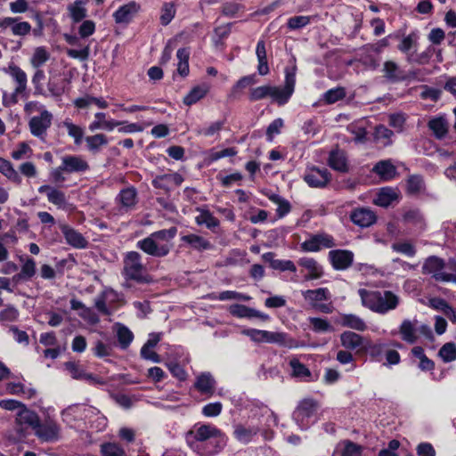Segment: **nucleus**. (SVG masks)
<instances>
[{"label": "nucleus", "mask_w": 456, "mask_h": 456, "mask_svg": "<svg viewBox=\"0 0 456 456\" xmlns=\"http://www.w3.org/2000/svg\"><path fill=\"white\" fill-rule=\"evenodd\" d=\"M188 447L198 456H215L226 446L228 437L213 424H196L184 434Z\"/></svg>", "instance_id": "obj_1"}, {"label": "nucleus", "mask_w": 456, "mask_h": 456, "mask_svg": "<svg viewBox=\"0 0 456 456\" xmlns=\"http://www.w3.org/2000/svg\"><path fill=\"white\" fill-rule=\"evenodd\" d=\"M297 66L286 67L284 69L285 80L282 87L275 86H260L250 88L248 100L251 102H258L271 97L272 101L279 106L287 104L295 91Z\"/></svg>", "instance_id": "obj_2"}, {"label": "nucleus", "mask_w": 456, "mask_h": 456, "mask_svg": "<svg viewBox=\"0 0 456 456\" xmlns=\"http://www.w3.org/2000/svg\"><path fill=\"white\" fill-rule=\"evenodd\" d=\"M358 293L362 305L379 314H385L395 309L399 305L398 296L391 290H368L360 289Z\"/></svg>", "instance_id": "obj_3"}, {"label": "nucleus", "mask_w": 456, "mask_h": 456, "mask_svg": "<svg viewBox=\"0 0 456 456\" xmlns=\"http://www.w3.org/2000/svg\"><path fill=\"white\" fill-rule=\"evenodd\" d=\"M318 406L317 401L313 398H305L299 402L292 418L301 429H307L314 422Z\"/></svg>", "instance_id": "obj_4"}, {"label": "nucleus", "mask_w": 456, "mask_h": 456, "mask_svg": "<svg viewBox=\"0 0 456 456\" xmlns=\"http://www.w3.org/2000/svg\"><path fill=\"white\" fill-rule=\"evenodd\" d=\"M124 274L127 280L138 283H148L149 276L143 274L144 266L142 263V256L136 251H129L124 260Z\"/></svg>", "instance_id": "obj_5"}, {"label": "nucleus", "mask_w": 456, "mask_h": 456, "mask_svg": "<svg viewBox=\"0 0 456 456\" xmlns=\"http://www.w3.org/2000/svg\"><path fill=\"white\" fill-rule=\"evenodd\" d=\"M241 333L256 343H269L283 345L285 343L286 334L283 332H274L257 329H245Z\"/></svg>", "instance_id": "obj_6"}, {"label": "nucleus", "mask_w": 456, "mask_h": 456, "mask_svg": "<svg viewBox=\"0 0 456 456\" xmlns=\"http://www.w3.org/2000/svg\"><path fill=\"white\" fill-rule=\"evenodd\" d=\"M336 246L334 238L328 233L322 232L312 235L301 243V249L305 252H318L322 248H332Z\"/></svg>", "instance_id": "obj_7"}, {"label": "nucleus", "mask_w": 456, "mask_h": 456, "mask_svg": "<svg viewBox=\"0 0 456 456\" xmlns=\"http://www.w3.org/2000/svg\"><path fill=\"white\" fill-rule=\"evenodd\" d=\"M304 181L311 188H324L331 180V174L327 168L313 166L303 176Z\"/></svg>", "instance_id": "obj_8"}, {"label": "nucleus", "mask_w": 456, "mask_h": 456, "mask_svg": "<svg viewBox=\"0 0 456 456\" xmlns=\"http://www.w3.org/2000/svg\"><path fill=\"white\" fill-rule=\"evenodd\" d=\"M52 114L45 110L39 116H34L28 122L30 133L40 139H43L46 135L47 129L52 124Z\"/></svg>", "instance_id": "obj_9"}, {"label": "nucleus", "mask_w": 456, "mask_h": 456, "mask_svg": "<svg viewBox=\"0 0 456 456\" xmlns=\"http://www.w3.org/2000/svg\"><path fill=\"white\" fill-rule=\"evenodd\" d=\"M141 11V4L135 1H130L119 6L112 14L117 24H129Z\"/></svg>", "instance_id": "obj_10"}, {"label": "nucleus", "mask_w": 456, "mask_h": 456, "mask_svg": "<svg viewBox=\"0 0 456 456\" xmlns=\"http://www.w3.org/2000/svg\"><path fill=\"white\" fill-rule=\"evenodd\" d=\"M328 256L333 269L337 271L348 269L354 262V253L347 249H332Z\"/></svg>", "instance_id": "obj_11"}, {"label": "nucleus", "mask_w": 456, "mask_h": 456, "mask_svg": "<svg viewBox=\"0 0 456 456\" xmlns=\"http://www.w3.org/2000/svg\"><path fill=\"white\" fill-rule=\"evenodd\" d=\"M136 247L144 253L155 257H164L167 256L170 251L168 245H159L151 235L138 240Z\"/></svg>", "instance_id": "obj_12"}, {"label": "nucleus", "mask_w": 456, "mask_h": 456, "mask_svg": "<svg viewBox=\"0 0 456 456\" xmlns=\"http://www.w3.org/2000/svg\"><path fill=\"white\" fill-rule=\"evenodd\" d=\"M34 431L42 442H55L60 437V427L53 420H47L44 423L40 421Z\"/></svg>", "instance_id": "obj_13"}, {"label": "nucleus", "mask_w": 456, "mask_h": 456, "mask_svg": "<svg viewBox=\"0 0 456 456\" xmlns=\"http://www.w3.org/2000/svg\"><path fill=\"white\" fill-rule=\"evenodd\" d=\"M61 170L66 174L85 173L90 169L86 160L79 155H65L61 158Z\"/></svg>", "instance_id": "obj_14"}, {"label": "nucleus", "mask_w": 456, "mask_h": 456, "mask_svg": "<svg viewBox=\"0 0 456 456\" xmlns=\"http://www.w3.org/2000/svg\"><path fill=\"white\" fill-rule=\"evenodd\" d=\"M336 324L356 331H365L368 328L365 321L354 314H339L335 320Z\"/></svg>", "instance_id": "obj_15"}, {"label": "nucleus", "mask_w": 456, "mask_h": 456, "mask_svg": "<svg viewBox=\"0 0 456 456\" xmlns=\"http://www.w3.org/2000/svg\"><path fill=\"white\" fill-rule=\"evenodd\" d=\"M19 18L5 17L0 20V28L5 29L11 28L12 33L14 36L24 37L30 33L32 28L28 21L18 22Z\"/></svg>", "instance_id": "obj_16"}, {"label": "nucleus", "mask_w": 456, "mask_h": 456, "mask_svg": "<svg viewBox=\"0 0 456 456\" xmlns=\"http://www.w3.org/2000/svg\"><path fill=\"white\" fill-rule=\"evenodd\" d=\"M61 233L63 234V237L66 240V242L78 249H83L87 248L88 241L83 236L81 232L77 231L76 229L70 227L68 224H62L61 226Z\"/></svg>", "instance_id": "obj_17"}, {"label": "nucleus", "mask_w": 456, "mask_h": 456, "mask_svg": "<svg viewBox=\"0 0 456 456\" xmlns=\"http://www.w3.org/2000/svg\"><path fill=\"white\" fill-rule=\"evenodd\" d=\"M229 313L234 317L248 319L259 318L264 322L268 321L270 318L268 314L241 304L230 305Z\"/></svg>", "instance_id": "obj_18"}, {"label": "nucleus", "mask_w": 456, "mask_h": 456, "mask_svg": "<svg viewBox=\"0 0 456 456\" xmlns=\"http://www.w3.org/2000/svg\"><path fill=\"white\" fill-rule=\"evenodd\" d=\"M350 220L355 225L364 228L375 224L377 216L375 213L369 208H358L351 212Z\"/></svg>", "instance_id": "obj_19"}, {"label": "nucleus", "mask_w": 456, "mask_h": 456, "mask_svg": "<svg viewBox=\"0 0 456 456\" xmlns=\"http://www.w3.org/2000/svg\"><path fill=\"white\" fill-rule=\"evenodd\" d=\"M194 387L201 395L212 396L216 390V380L210 372H202L196 378Z\"/></svg>", "instance_id": "obj_20"}, {"label": "nucleus", "mask_w": 456, "mask_h": 456, "mask_svg": "<svg viewBox=\"0 0 456 456\" xmlns=\"http://www.w3.org/2000/svg\"><path fill=\"white\" fill-rule=\"evenodd\" d=\"M339 338L341 346L346 349L355 350L360 348L363 351L366 340L362 335L351 330H346L340 334Z\"/></svg>", "instance_id": "obj_21"}, {"label": "nucleus", "mask_w": 456, "mask_h": 456, "mask_svg": "<svg viewBox=\"0 0 456 456\" xmlns=\"http://www.w3.org/2000/svg\"><path fill=\"white\" fill-rule=\"evenodd\" d=\"M382 72L383 77L391 84L404 82V70L393 61H387L384 62Z\"/></svg>", "instance_id": "obj_22"}, {"label": "nucleus", "mask_w": 456, "mask_h": 456, "mask_svg": "<svg viewBox=\"0 0 456 456\" xmlns=\"http://www.w3.org/2000/svg\"><path fill=\"white\" fill-rule=\"evenodd\" d=\"M445 267V262L443 258L436 256H428L422 266V273L424 274H432L435 281L439 277V274H446L443 272Z\"/></svg>", "instance_id": "obj_23"}, {"label": "nucleus", "mask_w": 456, "mask_h": 456, "mask_svg": "<svg viewBox=\"0 0 456 456\" xmlns=\"http://www.w3.org/2000/svg\"><path fill=\"white\" fill-rule=\"evenodd\" d=\"M16 424L20 427L17 430L20 432L23 425L30 427L35 430L37 424H40V419L37 412L31 411L24 405L17 413Z\"/></svg>", "instance_id": "obj_24"}, {"label": "nucleus", "mask_w": 456, "mask_h": 456, "mask_svg": "<svg viewBox=\"0 0 456 456\" xmlns=\"http://www.w3.org/2000/svg\"><path fill=\"white\" fill-rule=\"evenodd\" d=\"M297 263L308 271V273L305 275V281L318 280L323 276V269L314 258L301 257Z\"/></svg>", "instance_id": "obj_25"}, {"label": "nucleus", "mask_w": 456, "mask_h": 456, "mask_svg": "<svg viewBox=\"0 0 456 456\" xmlns=\"http://www.w3.org/2000/svg\"><path fill=\"white\" fill-rule=\"evenodd\" d=\"M275 253L273 252H266L262 255V259L269 263L270 267L273 270H278L281 272L289 271L291 273L297 272V267L293 261L291 260H282V259H274Z\"/></svg>", "instance_id": "obj_26"}, {"label": "nucleus", "mask_w": 456, "mask_h": 456, "mask_svg": "<svg viewBox=\"0 0 456 456\" xmlns=\"http://www.w3.org/2000/svg\"><path fill=\"white\" fill-rule=\"evenodd\" d=\"M181 241L189 245L191 248L199 252L210 250L213 248V244L208 240L195 233L183 235L181 237Z\"/></svg>", "instance_id": "obj_27"}, {"label": "nucleus", "mask_w": 456, "mask_h": 456, "mask_svg": "<svg viewBox=\"0 0 456 456\" xmlns=\"http://www.w3.org/2000/svg\"><path fill=\"white\" fill-rule=\"evenodd\" d=\"M389 345L383 342H373L367 339L364 343L363 352L369 354L371 360L380 362L384 357Z\"/></svg>", "instance_id": "obj_28"}, {"label": "nucleus", "mask_w": 456, "mask_h": 456, "mask_svg": "<svg viewBox=\"0 0 456 456\" xmlns=\"http://www.w3.org/2000/svg\"><path fill=\"white\" fill-rule=\"evenodd\" d=\"M7 73L12 77L17 84L16 94H24L27 89L28 77L26 72L14 63L8 66Z\"/></svg>", "instance_id": "obj_29"}, {"label": "nucleus", "mask_w": 456, "mask_h": 456, "mask_svg": "<svg viewBox=\"0 0 456 456\" xmlns=\"http://www.w3.org/2000/svg\"><path fill=\"white\" fill-rule=\"evenodd\" d=\"M329 167L340 173H347L349 166L345 153L338 150H332L328 158Z\"/></svg>", "instance_id": "obj_30"}, {"label": "nucleus", "mask_w": 456, "mask_h": 456, "mask_svg": "<svg viewBox=\"0 0 456 456\" xmlns=\"http://www.w3.org/2000/svg\"><path fill=\"white\" fill-rule=\"evenodd\" d=\"M259 431L260 428L258 427H245L244 425L239 424L234 428L233 436L240 443L248 444Z\"/></svg>", "instance_id": "obj_31"}, {"label": "nucleus", "mask_w": 456, "mask_h": 456, "mask_svg": "<svg viewBox=\"0 0 456 456\" xmlns=\"http://www.w3.org/2000/svg\"><path fill=\"white\" fill-rule=\"evenodd\" d=\"M39 193H45L47 200L50 203L61 208L66 203L65 193L56 188H53L50 185L44 184L38 188Z\"/></svg>", "instance_id": "obj_32"}, {"label": "nucleus", "mask_w": 456, "mask_h": 456, "mask_svg": "<svg viewBox=\"0 0 456 456\" xmlns=\"http://www.w3.org/2000/svg\"><path fill=\"white\" fill-rule=\"evenodd\" d=\"M302 296L305 301L309 302L314 307V304L322 301H328L331 297V294L328 288H318L316 289H307L302 291Z\"/></svg>", "instance_id": "obj_33"}, {"label": "nucleus", "mask_w": 456, "mask_h": 456, "mask_svg": "<svg viewBox=\"0 0 456 456\" xmlns=\"http://www.w3.org/2000/svg\"><path fill=\"white\" fill-rule=\"evenodd\" d=\"M209 91V86L201 84L193 86L189 93L183 97V102L186 106H191L203 99Z\"/></svg>", "instance_id": "obj_34"}, {"label": "nucleus", "mask_w": 456, "mask_h": 456, "mask_svg": "<svg viewBox=\"0 0 456 456\" xmlns=\"http://www.w3.org/2000/svg\"><path fill=\"white\" fill-rule=\"evenodd\" d=\"M256 83V78L255 74L244 76L240 77L231 88L230 93L228 94L229 100H238L240 99L241 93L240 91L246 88L248 86L255 85Z\"/></svg>", "instance_id": "obj_35"}, {"label": "nucleus", "mask_w": 456, "mask_h": 456, "mask_svg": "<svg viewBox=\"0 0 456 456\" xmlns=\"http://www.w3.org/2000/svg\"><path fill=\"white\" fill-rule=\"evenodd\" d=\"M86 3V0H75L68 5L69 15L73 23H79L87 16V10L85 7Z\"/></svg>", "instance_id": "obj_36"}, {"label": "nucleus", "mask_w": 456, "mask_h": 456, "mask_svg": "<svg viewBox=\"0 0 456 456\" xmlns=\"http://www.w3.org/2000/svg\"><path fill=\"white\" fill-rule=\"evenodd\" d=\"M256 54L258 61L257 72L260 76H265L270 72L267 61V54L265 49V43L264 40H259L256 47Z\"/></svg>", "instance_id": "obj_37"}, {"label": "nucleus", "mask_w": 456, "mask_h": 456, "mask_svg": "<svg viewBox=\"0 0 456 456\" xmlns=\"http://www.w3.org/2000/svg\"><path fill=\"white\" fill-rule=\"evenodd\" d=\"M234 22H228L214 28L213 43L216 47L224 48L226 46L225 40L232 33V27Z\"/></svg>", "instance_id": "obj_38"}, {"label": "nucleus", "mask_w": 456, "mask_h": 456, "mask_svg": "<svg viewBox=\"0 0 456 456\" xmlns=\"http://www.w3.org/2000/svg\"><path fill=\"white\" fill-rule=\"evenodd\" d=\"M190 54H191L190 47H182V48H179L176 52V57L178 59L176 70H177V73L182 77H186L190 73V67H189Z\"/></svg>", "instance_id": "obj_39"}, {"label": "nucleus", "mask_w": 456, "mask_h": 456, "mask_svg": "<svg viewBox=\"0 0 456 456\" xmlns=\"http://www.w3.org/2000/svg\"><path fill=\"white\" fill-rule=\"evenodd\" d=\"M117 200L123 208H132L137 203V191L134 186L122 189Z\"/></svg>", "instance_id": "obj_40"}, {"label": "nucleus", "mask_w": 456, "mask_h": 456, "mask_svg": "<svg viewBox=\"0 0 456 456\" xmlns=\"http://www.w3.org/2000/svg\"><path fill=\"white\" fill-rule=\"evenodd\" d=\"M116 336L121 349L129 347L134 338L133 332L122 323H117Z\"/></svg>", "instance_id": "obj_41"}, {"label": "nucleus", "mask_w": 456, "mask_h": 456, "mask_svg": "<svg viewBox=\"0 0 456 456\" xmlns=\"http://www.w3.org/2000/svg\"><path fill=\"white\" fill-rule=\"evenodd\" d=\"M373 170L386 181L394 178L396 174L395 167L389 160H382L378 162L374 166Z\"/></svg>", "instance_id": "obj_42"}, {"label": "nucleus", "mask_w": 456, "mask_h": 456, "mask_svg": "<svg viewBox=\"0 0 456 456\" xmlns=\"http://www.w3.org/2000/svg\"><path fill=\"white\" fill-rule=\"evenodd\" d=\"M267 198L273 203L278 205V208L276 209V215L279 218L284 217L291 211V204L289 203V201L288 200L282 198L279 194H276V193L267 194Z\"/></svg>", "instance_id": "obj_43"}, {"label": "nucleus", "mask_w": 456, "mask_h": 456, "mask_svg": "<svg viewBox=\"0 0 456 456\" xmlns=\"http://www.w3.org/2000/svg\"><path fill=\"white\" fill-rule=\"evenodd\" d=\"M0 173L16 184H20L22 181L21 176L14 169L11 161L0 157Z\"/></svg>", "instance_id": "obj_44"}, {"label": "nucleus", "mask_w": 456, "mask_h": 456, "mask_svg": "<svg viewBox=\"0 0 456 456\" xmlns=\"http://www.w3.org/2000/svg\"><path fill=\"white\" fill-rule=\"evenodd\" d=\"M425 183L421 175H410L406 179L408 195H417L424 189Z\"/></svg>", "instance_id": "obj_45"}, {"label": "nucleus", "mask_w": 456, "mask_h": 456, "mask_svg": "<svg viewBox=\"0 0 456 456\" xmlns=\"http://www.w3.org/2000/svg\"><path fill=\"white\" fill-rule=\"evenodd\" d=\"M237 153H238V151L236 150L235 147L225 148L219 151H216L215 149H211L207 153L205 161H206L207 165H210V164L219 160L220 159H223L225 157H233V156L237 155Z\"/></svg>", "instance_id": "obj_46"}, {"label": "nucleus", "mask_w": 456, "mask_h": 456, "mask_svg": "<svg viewBox=\"0 0 456 456\" xmlns=\"http://www.w3.org/2000/svg\"><path fill=\"white\" fill-rule=\"evenodd\" d=\"M289 366L292 370V375L295 378L308 380L312 377V373L307 366L297 358H293L289 361Z\"/></svg>", "instance_id": "obj_47"}, {"label": "nucleus", "mask_w": 456, "mask_h": 456, "mask_svg": "<svg viewBox=\"0 0 456 456\" xmlns=\"http://www.w3.org/2000/svg\"><path fill=\"white\" fill-rule=\"evenodd\" d=\"M428 128L437 139H443L448 133L447 122L444 118H434L428 122Z\"/></svg>", "instance_id": "obj_48"}, {"label": "nucleus", "mask_w": 456, "mask_h": 456, "mask_svg": "<svg viewBox=\"0 0 456 456\" xmlns=\"http://www.w3.org/2000/svg\"><path fill=\"white\" fill-rule=\"evenodd\" d=\"M86 146L89 151L96 153L102 146L108 144L107 136L103 134H96L86 137Z\"/></svg>", "instance_id": "obj_49"}, {"label": "nucleus", "mask_w": 456, "mask_h": 456, "mask_svg": "<svg viewBox=\"0 0 456 456\" xmlns=\"http://www.w3.org/2000/svg\"><path fill=\"white\" fill-rule=\"evenodd\" d=\"M346 96V88L343 86H337L327 90L322 95V100L326 104H334L337 102L343 100Z\"/></svg>", "instance_id": "obj_50"}, {"label": "nucleus", "mask_w": 456, "mask_h": 456, "mask_svg": "<svg viewBox=\"0 0 456 456\" xmlns=\"http://www.w3.org/2000/svg\"><path fill=\"white\" fill-rule=\"evenodd\" d=\"M176 7L174 2H165L160 9L159 22L162 26H167L175 18Z\"/></svg>", "instance_id": "obj_51"}, {"label": "nucleus", "mask_w": 456, "mask_h": 456, "mask_svg": "<svg viewBox=\"0 0 456 456\" xmlns=\"http://www.w3.org/2000/svg\"><path fill=\"white\" fill-rule=\"evenodd\" d=\"M196 224L199 225L205 224L208 229H214L219 226V220L208 209H203L195 218Z\"/></svg>", "instance_id": "obj_52"}, {"label": "nucleus", "mask_w": 456, "mask_h": 456, "mask_svg": "<svg viewBox=\"0 0 456 456\" xmlns=\"http://www.w3.org/2000/svg\"><path fill=\"white\" fill-rule=\"evenodd\" d=\"M399 331L404 341L410 344L416 342L417 336L415 334V328L410 320L403 321L400 325Z\"/></svg>", "instance_id": "obj_53"}, {"label": "nucleus", "mask_w": 456, "mask_h": 456, "mask_svg": "<svg viewBox=\"0 0 456 456\" xmlns=\"http://www.w3.org/2000/svg\"><path fill=\"white\" fill-rule=\"evenodd\" d=\"M309 323L312 330L317 333L333 332L334 328L327 319L320 317H310Z\"/></svg>", "instance_id": "obj_54"}, {"label": "nucleus", "mask_w": 456, "mask_h": 456, "mask_svg": "<svg viewBox=\"0 0 456 456\" xmlns=\"http://www.w3.org/2000/svg\"><path fill=\"white\" fill-rule=\"evenodd\" d=\"M50 58V53L44 46H39L35 49V52L30 59V64L34 69H40Z\"/></svg>", "instance_id": "obj_55"}, {"label": "nucleus", "mask_w": 456, "mask_h": 456, "mask_svg": "<svg viewBox=\"0 0 456 456\" xmlns=\"http://www.w3.org/2000/svg\"><path fill=\"white\" fill-rule=\"evenodd\" d=\"M314 19V16H293L288 19L286 25L289 30H298L309 25Z\"/></svg>", "instance_id": "obj_56"}, {"label": "nucleus", "mask_w": 456, "mask_h": 456, "mask_svg": "<svg viewBox=\"0 0 456 456\" xmlns=\"http://www.w3.org/2000/svg\"><path fill=\"white\" fill-rule=\"evenodd\" d=\"M245 6L235 2H225L221 8L222 15L228 18H235L240 12H244Z\"/></svg>", "instance_id": "obj_57"}, {"label": "nucleus", "mask_w": 456, "mask_h": 456, "mask_svg": "<svg viewBox=\"0 0 456 456\" xmlns=\"http://www.w3.org/2000/svg\"><path fill=\"white\" fill-rule=\"evenodd\" d=\"M394 135V132L387 128L384 125H379L375 127L374 137L377 141H382L385 146H388L392 144V137Z\"/></svg>", "instance_id": "obj_58"}, {"label": "nucleus", "mask_w": 456, "mask_h": 456, "mask_svg": "<svg viewBox=\"0 0 456 456\" xmlns=\"http://www.w3.org/2000/svg\"><path fill=\"white\" fill-rule=\"evenodd\" d=\"M438 355L444 362H451L456 360V345L453 342H447L438 351Z\"/></svg>", "instance_id": "obj_59"}, {"label": "nucleus", "mask_w": 456, "mask_h": 456, "mask_svg": "<svg viewBox=\"0 0 456 456\" xmlns=\"http://www.w3.org/2000/svg\"><path fill=\"white\" fill-rule=\"evenodd\" d=\"M404 223L411 224L416 226H421L424 223L423 216L419 209L411 208L404 212L403 215Z\"/></svg>", "instance_id": "obj_60"}, {"label": "nucleus", "mask_w": 456, "mask_h": 456, "mask_svg": "<svg viewBox=\"0 0 456 456\" xmlns=\"http://www.w3.org/2000/svg\"><path fill=\"white\" fill-rule=\"evenodd\" d=\"M391 248L394 251L409 257H413L417 252L415 246L410 241L395 242L392 244Z\"/></svg>", "instance_id": "obj_61"}, {"label": "nucleus", "mask_w": 456, "mask_h": 456, "mask_svg": "<svg viewBox=\"0 0 456 456\" xmlns=\"http://www.w3.org/2000/svg\"><path fill=\"white\" fill-rule=\"evenodd\" d=\"M101 453L102 456H124V449L116 443L107 442L101 445Z\"/></svg>", "instance_id": "obj_62"}, {"label": "nucleus", "mask_w": 456, "mask_h": 456, "mask_svg": "<svg viewBox=\"0 0 456 456\" xmlns=\"http://www.w3.org/2000/svg\"><path fill=\"white\" fill-rule=\"evenodd\" d=\"M63 124L68 130V134L74 139L75 144L80 145L84 137L83 128L67 120Z\"/></svg>", "instance_id": "obj_63"}, {"label": "nucleus", "mask_w": 456, "mask_h": 456, "mask_svg": "<svg viewBox=\"0 0 456 456\" xmlns=\"http://www.w3.org/2000/svg\"><path fill=\"white\" fill-rule=\"evenodd\" d=\"M45 79V73L41 69H36V71L32 77L31 82L34 86V94L35 95H44V86L43 82Z\"/></svg>", "instance_id": "obj_64"}]
</instances>
